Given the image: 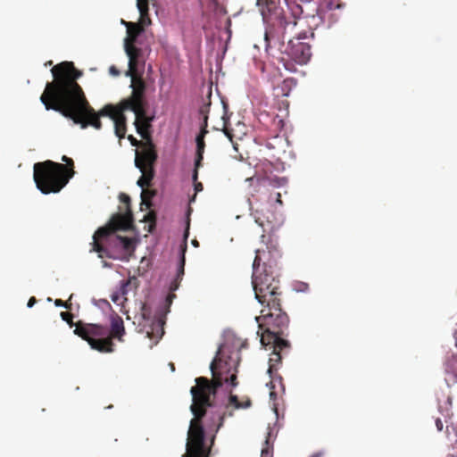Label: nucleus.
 <instances>
[{
    "label": "nucleus",
    "mask_w": 457,
    "mask_h": 457,
    "mask_svg": "<svg viewBox=\"0 0 457 457\" xmlns=\"http://www.w3.org/2000/svg\"><path fill=\"white\" fill-rule=\"evenodd\" d=\"M54 80L47 82L40 96L41 103L46 110L60 112L71 119L81 129L92 126L96 129L102 128L100 117L107 116L114 120L120 113L129 111L123 109V100L117 105L106 104L98 112L90 105L86 95L77 82L82 71L75 68L72 62H62L51 70Z\"/></svg>",
    "instance_id": "nucleus-1"
},
{
    "label": "nucleus",
    "mask_w": 457,
    "mask_h": 457,
    "mask_svg": "<svg viewBox=\"0 0 457 457\" xmlns=\"http://www.w3.org/2000/svg\"><path fill=\"white\" fill-rule=\"evenodd\" d=\"M222 346L219 347L216 357L210 365L212 379L205 377L195 378V386L191 387L192 404L190 410L194 418L190 421L186 444V453L183 457H209V451L204 445L205 432L202 425V420L205 416L206 408L212 406L211 395H215L224 382L232 386H237V374H232L228 378H222Z\"/></svg>",
    "instance_id": "nucleus-2"
},
{
    "label": "nucleus",
    "mask_w": 457,
    "mask_h": 457,
    "mask_svg": "<svg viewBox=\"0 0 457 457\" xmlns=\"http://www.w3.org/2000/svg\"><path fill=\"white\" fill-rule=\"evenodd\" d=\"M110 329L104 325L85 323L81 320L77 324L74 334L87 341L92 349L100 353H112V339L123 341L125 335L124 322L120 316L113 312L110 316Z\"/></svg>",
    "instance_id": "nucleus-3"
},
{
    "label": "nucleus",
    "mask_w": 457,
    "mask_h": 457,
    "mask_svg": "<svg viewBox=\"0 0 457 457\" xmlns=\"http://www.w3.org/2000/svg\"><path fill=\"white\" fill-rule=\"evenodd\" d=\"M246 181H249L250 185L254 187V193L252 194V196L256 201L263 200L267 202L266 205H262L253 211L252 215L255 222L262 228L263 232L271 229L276 220L274 212L270 208L272 202L271 191L284 186L286 179L270 174L263 177L254 176L247 178Z\"/></svg>",
    "instance_id": "nucleus-4"
},
{
    "label": "nucleus",
    "mask_w": 457,
    "mask_h": 457,
    "mask_svg": "<svg viewBox=\"0 0 457 457\" xmlns=\"http://www.w3.org/2000/svg\"><path fill=\"white\" fill-rule=\"evenodd\" d=\"M131 95L123 99V109H129L135 113L136 119L134 120V126L137 132L141 136L146 142L144 143V149H145L149 144H153L149 129L151 123L153 122L154 116H149L147 110L149 108V103L146 98V84L141 76H134L131 79Z\"/></svg>",
    "instance_id": "nucleus-5"
},
{
    "label": "nucleus",
    "mask_w": 457,
    "mask_h": 457,
    "mask_svg": "<svg viewBox=\"0 0 457 457\" xmlns=\"http://www.w3.org/2000/svg\"><path fill=\"white\" fill-rule=\"evenodd\" d=\"M74 170H68L66 165L45 161L34 164V181L43 194L58 193L74 176Z\"/></svg>",
    "instance_id": "nucleus-6"
},
{
    "label": "nucleus",
    "mask_w": 457,
    "mask_h": 457,
    "mask_svg": "<svg viewBox=\"0 0 457 457\" xmlns=\"http://www.w3.org/2000/svg\"><path fill=\"white\" fill-rule=\"evenodd\" d=\"M119 199L125 204V213L114 214L108 224L99 228L93 236L90 252L97 253L99 258L112 257L109 251L103 245V243L107 241L111 235L117 230H127L132 226L133 215L130 209V197L124 193H120Z\"/></svg>",
    "instance_id": "nucleus-7"
},
{
    "label": "nucleus",
    "mask_w": 457,
    "mask_h": 457,
    "mask_svg": "<svg viewBox=\"0 0 457 457\" xmlns=\"http://www.w3.org/2000/svg\"><path fill=\"white\" fill-rule=\"evenodd\" d=\"M281 290L268 289L260 294L254 293L255 298L262 304L260 318L264 324L281 327L288 325L289 319L286 312L281 308Z\"/></svg>",
    "instance_id": "nucleus-8"
},
{
    "label": "nucleus",
    "mask_w": 457,
    "mask_h": 457,
    "mask_svg": "<svg viewBox=\"0 0 457 457\" xmlns=\"http://www.w3.org/2000/svg\"><path fill=\"white\" fill-rule=\"evenodd\" d=\"M262 253H265L264 251L257 250L253 262L252 284L254 293L260 294L268 289H279L280 287L279 280L273 275L271 266L262 262Z\"/></svg>",
    "instance_id": "nucleus-9"
},
{
    "label": "nucleus",
    "mask_w": 457,
    "mask_h": 457,
    "mask_svg": "<svg viewBox=\"0 0 457 457\" xmlns=\"http://www.w3.org/2000/svg\"><path fill=\"white\" fill-rule=\"evenodd\" d=\"M281 53L286 54L288 60H285L282 57V61L284 62V67L286 70L289 71H295V64H306L311 57H312V46L308 42L302 41V37H298L293 39H290L286 46H283L281 49Z\"/></svg>",
    "instance_id": "nucleus-10"
},
{
    "label": "nucleus",
    "mask_w": 457,
    "mask_h": 457,
    "mask_svg": "<svg viewBox=\"0 0 457 457\" xmlns=\"http://www.w3.org/2000/svg\"><path fill=\"white\" fill-rule=\"evenodd\" d=\"M287 9L293 18L289 21L287 17L283 18L285 28L292 24L296 25V20L301 18H314L319 12V5L314 0H285ZM328 9L339 8V4H335L332 0L326 3Z\"/></svg>",
    "instance_id": "nucleus-11"
},
{
    "label": "nucleus",
    "mask_w": 457,
    "mask_h": 457,
    "mask_svg": "<svg viewBox=\"0 0 457 457\" xmlns=\"http://www.w3.org/2000/svg\"><path fill=\"white\" fill-rule=\"evenodd\" d=\"M127 33L125 39V52L129 57V71L128 75L131 77L140 76L137 72L138 66L142 64V50L135 46L137 37L144 31V28L140 24L128 22Z\"/></svg>",
    "instance_id": "nucleus-12"
},
{
    "label": "nucleus",
    "mask_w": 457,
    "mask_h": 457,
    "mask_svg": "<svg viewBox=\"0 0 457 457\" xmlns=\"http://www.w3.org/2000/svg\"><path fill=\"white\" fill-rule=\"evenodd\" d=\"M157 159V154L154 144H149L145 149L136 150L135 165L141 171L142 175L137 184L143 190L151 185L154 177V165Z\"/></svg>",
    "instance_id": "nucleus-13"
},
{
    "label": "nucleus",
    "mask_w": 457,
    "mask_h": 457,
    "mask_svg": "<svg viewBox=\"0 0 457 457\" xmlns=\"http://www.w3.org/2000/svg\"><path fill=\"white\" fill-rule=\"evenodd\" d=\"M255 320L259 326L257 334L260 336L261 344L264 347L274 349V351L284 350L289 347L288 341L281 337L288 325L277 327L275 324H264L260 318H255Z\"/></svg>",
    "instance_id": "nucleus-14"
},
{
    "label": "nucleus",
    "mask_w": 457,
    "mask_h": 457,
    "mask_svg": "<svg viewBox=\"0 0 457 457\" xmlns=\"http://www.w3.org/2000/svg\"><path fill=\"white\" fill-rule=\"evenodd\" d=\"M252 402L250 399H247L244 402H240L237 395H230L228 397V403L226 405V411L222 413L220 412H208V421L206 426L208 429L217 433L219 429L223 426V422L225 418L232 417L234 415L233 410H230V407L234 409H246L250 407ZM207 414V411L205 415Z\"/></svg>",
    "instance_id": "nucleus-15"
},
{
    "label": "nucleus",
    "mask_w": 457,
    "mask_h": 457,
    "mask_svg": "<svg viewBox=\"0 0 457 457\" xmlns=\"http://www.w3.org/2000/svg\"><path fill=\"white\" fill-rule=\"evenodd\" d=\"M139 287V281L136 276H131L126 280H121L120 287L113 291L111 295V299L113 303H117L120 298L127 301V295L130 290H136Z\"/></svg>",
    "instance_id": "nucleus-16"
},
{
    "label": "nucleus",
    "mask_w": 457,
    "mask_h": 457,
    "mask_svg": "<svg viewBox=\"0 0 457 457\" xmlns=\"http://www.w3.org/2000/svg\"><path fill=\"white\" fill-rule=\"evenodd\" d=\"M195 142H196V157H195V170H194V173H193V179L195 180H197L198 169L202 165V161L204 159L205 142H204V139L202 138V137H196Z\"/></svg>",
    "instance_id": "nucleus-17"
},
{
    "label": "nucleus",
    "mask_w": 457,
    "mask_h": 457,
    "mask_svg": "<svg viewBox=\"0 0 457 457\" xmlns=\"http://www.w3.org/2000/svg\"><path fill=\"white\" fill-rule=\"evenodd\" d=\"M114 132L115 135L120 138H123L126 135L127 131V118L124 115V112L120 113L114 120Z\"/></svg>",
    "instance_id": "nucleus-18"
},
{
    "label": "nucleus",
    "mask_w": 457,
    "mask_h": 457,
    "mask_svg": "<svg viewBox=\"0 0 457 457\" xmlns=\"http://www.w3.org/2000/svg\"><path fill=\"white\" fill-rule=\"evenodd\" d=\"M187 248V245L185 244V247L182 249V257L179 262L178 274L176 278L170 283V291H175L179 288V283L182 280V276L184 275V266H185V251Z\"/></svg>",
    "instance_id": "nucleus-19"
},
{
    "label": "nucleus",
    "mask_w": 457,
    "mask_h": 457,
    "mask_svg": "<svg viewBox=\"0 0 457 457\" xmlns=\"http://www.w3.org/2000/svg\"><path fill=\"white\" fill-rule=\"evenodd\" d=\"M283 350L274 351V349H272V353H271L270 358L269 360V369H268V372L270 373V376H272V373L274 371L278 370V364L281 363V360H282L281 352Z\"/></svg>",
    "instance_id": "nucleus-20"
},
{
    "label": "nucleus",
    "mask_w": 457,
    "mask_h": 457,
    "mask_svg": "<svg viewBox=\"0 0 457 457\" xmlns=\"http://www.w3.org/2000/svg\"><path fill=\"white\" fill-rule=\"evenodd\" d=\"M445 372L453 376L457 382V355L447 358L445 364Z\"/></svg>",
    "instance_id": "nucleus-21"
},
{
    "label": "nucleus",
    "mask_w": 457,
    "mask_h": 457,
    "mask_svg": "<svg viewBox=\"0 0 457 457\" xmlns=\"http://www.w3.org/2000/svg\"><path fill=\"white\" fill-rule=\"evenodd\" d=\"M143 220L145 222V223H148L147 225V228L145 227V229L148 232V233H153L154 228H155V226H156V213L154 211H150L148 213H146L145 216H144V219Z\"/></svg>",
    "instance_id": "nucleus-22"
},
{
    "label": "nucleus",
    "mask_w": 457,
    "mask_h": 457,
    "mask_svg": "<svg viewBox=\"0 0 457 457\" xmlns=\"http://www.w3.org/2000/svg\"><path fill=\"white\" fill-rule=\"evenodd\" d=\"M257 5L262 7V12L264 15L265 10L264 7L267 9L268 12H273L276 7L277 4L273 0H256Z\"/></svg>",
    "instance_id": "nucleus-23"
},
{
    "label": "nucleus",
    "mask_w": 457,
    "mask_h": 457,
    "mask_svg": "<svg viewBox=\"0 0 457 457\" xmlns=\"http://www.w3.org/2000/svg\"><path fill=\"white\" fill-rule=\"evenodd\" d=\"M156 192L154 190L144 189L141 193V207L145 205L146 208L151 206V199L155 195Z\"/></svg>",
    "instance_id": "nucleus-24"
},
{
    "label": "nucleus",
    "mask_w": 457,
    "mask_h": 457,
    "mask_svg": "<svg viewBox=\"0 0 457 457\" xmlns=\"http://www.w3.org/2000/svg\"><path fill=\"white\" fill-rule=\"evenodd\" d=\"M115 240L119 242L124 250H132L134 248L133 240L128 237L116 236Z\"/></svg>",
    "instance_id": "nucleus-25"
},
{
    "label": "nucleus",
    "mask_w": 457,
    "mask_h": 457,
    "mask_svg": "<svg viewBox=\"0 0 457 457\" xmlns=\"http://www.w3.org/2000/svg\"><path fill=\"white\" fill-rule=\"evenodd\" d=\"M61 317L64 321H66L69 324V326L71 328H72V327L76 328L77 324L79 322V321H78L77 323L73 322V314L70 312H62Z\"/></svg>",
    "instance_id": "nucleus-26"
},
{
    "label": "nucleus",
    "mask_w": 457,
    "mask_h": 457,
    "mask_svg": "<svg viewBox=\"0 0 457 457\" xmlns=\"http://www.w3.org/2000/svg\"><path fill=\"white\" fill-rule=\"evenodd\" d=\"M207 127H208V117H205L201 124L200 132L196 137H202V138L204 139L206 134L208 133Z\"/></svg>",
    "instance_id": "nucleus-27"
},
{
    "label": "nucleus",
    "mask_w": 457,
    "mask_h": 457,
    "mask_svg": "<svg viewBox=\"0 0 457 457\" xmlns=\"http://www.w3.org/2000/svg\"><path fill=\"white\" fill-rule=\"evenodd\" d=\"M210 106H211V103H208V104H203L200 109H199V113L200 115H202L203 117V120L205 118V117H208V113L210 112Z\"/></svg>",
    "instance_id": "nucleus-28"
},
{
    "label": "nucleus",
    "mask_w": 457,
    "mask_h": 457,
    "mask_svg": "<svg viewBox=\"0 0 457 457\" xmlns=\"http://www.w3.org/2000/svg\"><path fill=\"white\" fill-rule=\"evenodd\" d=\"M62 161L65 162L64 165L67 166V169L68 170H73V167H74V162L72 161V159H71L70 157H67L66 155H63L62 157Z\"/></svg>",
    "instance_id": "nucleus-29"
},
{
    "label": "nucleus",
    "mask_w": 457,
    "mask_h": 457,
    "mask_svg": "<svg viewBox=\"0 0 457 457\" xmlns=\"http://www.w3.org/2000/svg\"><path fill=\"white\" fill-rule=\"evenodd\" d=\"M54 304L58 307H64L66 309H71V303H70L68 301L64 302L62 299H56L54 301Z\"/></svg>",
    "instance_id": "nucleus-30"
},
{
    "label": "nucleus",
    "mask_w": 457,
    "mask_h": 457,
    "mask_svg": "<svg viewBox=\"0 0 457 457\" xmlns=\"http://www.w3.org/2000/svg\"><path fill=\"white\" fill-rule=\"evenodd\" d=\"M128 139L129 140L130 144L133 145V146H139V145H142L143 148L142 150L144 149V144L141 143L140 141H138L136 137H134L132 135H129L128 137Z\"/></svg>",
    "instance_id": "nucleus-31"
},
{
    "label": "nucleus",
    "mask_w": 457,
    "mask_h": 457,
    "mask_svg": "<svg viewBox=\"0 0 457 457\" xmlns=\"http://www.w3.org/2000/svg\"><path fill=\"white\" fill-rule=\"evenodd\" d=\"M266 447L262 450V457H269L270 456V451H269V438L267 437L266 441Z\"/></svg>",
    "instance_id": "nucleus-32"
},
{
    "label": "nucleus",
    "mask_w": 457,
    "mask_h": 457,
    "mask_svg": "<svg viewBox=\"0 0 457 457\" xmlns=\"http://www.w3.org/2000/svg\"><path fill=\"white\" fill-rule=\"evenodd\" d=\"M193 180L195 182V193L202 191L204 189L203 184L201 182H196V180H195L194 179H193Z\"/></svg>",
    "instance_id": "nucleus-33"
},
{
    "label": "nucleus",
    "mask_w": 457,
    "mask_h": 457,
    "mask_svg": "<svg viewBox=\"0 0 457 457\" xmlns=\"http://www.w3.org/2000/svg\"><path fill=\"white\" fill-rule=\"evenodd\" d=\"M435 423L438 431L443 430L444 424L440 418H436Z\"/></svg>",
    "instance_id": "nucleus-34"
},
{
    "label": "nucleus",
    "mask_w": 457,
    "mask_h": 457,
    "mask_svg": "<svg viewBox=\"0 0 457 457\" xmlns=\"http://www.w3.org/2000/svg\"><path fill=\"white\" fill-rule=\"evenodd\" d=\"M146 309H147L146 305H145V304H143V305H142V315H143V318H144L145 320L149 319V313H146Z\"/></svg>",
    "instance_id": "nucleus-35"
},
{
    "label": "nucleus",
    "mask_w": 457,
    "mask_h": 457,
    "mask_svg": "<svg viewBox=\"0 0 457 457\" xmlns=\"http://www.w3.org/2000/svg\"><path fill=\"white\" fill-rule=\"evenodd\" d=\"M36 302H37V299L34 296L30 297L28 302V304H27L28 307L31 308L36 303Z\"/></svg>",
    "instance_id": "nucleus-36"
},
{
    "label": "nucleus",
    "mask_w": 457,
    "mask_h": 457,
    "mask_svg": "<svg viewBox=\"0 0 457 457\" xmlns=\"http://www.w3.org/2000/svg\"><path fill=\"white\" fill-rule=\"evenodd\" d=\"M110 72L112 74H113V75H119L120 74L119 71L114 66H112L110 68Z\"/></svg>",
    "instance_id": "nucleus-37"
},
{
    "label": "nucleus",
    "mask_w": 457,
    "mask_h": 457,
    "mask_svg": "<svg viewBox=\"0 0 457 457\" xmlns=\"http://www.w3.org/2000/svg\"><path fill=\"white\" fill-rule=\"evenodd\" d=\"M275 201H276L277 203H278L279 204H282V200H281V195H280V193H276V199H275Z\"/></svg>",
    "instance_id": "nucleus-38"
},
{
    "label": "nucleus",
    "mask_w": 457,
    "mask_h": 457,
    "mask_svg": "<svg viewBox=\"0 0 457 457\" xmlns=\"http://www.w3.org/2000/svg\"><path fill=\"white\" fill-rule=\"evenodd\" d=\"M192 244H193L195 246H198V245H199L198 241H197V240H195V239H194V240L192 241Z\"/></svg>",
    "instance_id": "nucleus-39"
},
{
    "label": "nucleus",
    "mask_w": 457,
    "mask_h": 457,
    "mask_svg": "<svg viewBox=\"0 0 457 457\" xmlns=\"http://www.w3.org/2000/svg\"><path fill=\"white\" fill-rule=\"evenodd\" d=\"M173 297H175V295H170L167 297V300H169L170 302H171Z\"/></svg>",
    "instance_id": "nucleus-40"
},
{
    "label": "nucleus",
    "mask_w": 457,
    "mask_h": 457,
    "mask_svg": "<svg viewBox=\"0 0 457 457\" xmlns=\"http://www.w3.org/2000/svg\"><path fill=\"white\" fill-rule=\"evenodd\" d=\"M47 64H48V65H51V64H52V61H49V62L46 63V65H47Z\"/></svg>",
    "instance_id": "nucleus-41"
},
{
    "label": "nucleus",
    "mask_w": 457,
    "mask_h": 457,
    "mask_svg": "<svg viewBox=\"0 0 457 457\" xmlns=\"http://www.w3.org/2000/svg\"><path fill=\"white\" fill-rule=\"evenodd\" d=\"M265 69H266V66H262V71H264Z\"/></svg>",
    "instance_id": "nucleus-42"
},
{
    "label": "nucleus",
    "mask_w": 457,
    "mask_h": 457,
    "mask_svg": "<svg viewBox=\"0 0 457 457\" xmlns=\"http://www.w3.org/2000/svg\"><path fill=\"white\" fill-rule=\"evenodd\" d=\"M187 233H188V232L187 231V233H186V235H185V240H187Z\"/></svg>",
    "instance_id": "nucleus-43"
}]
</instances>
